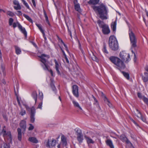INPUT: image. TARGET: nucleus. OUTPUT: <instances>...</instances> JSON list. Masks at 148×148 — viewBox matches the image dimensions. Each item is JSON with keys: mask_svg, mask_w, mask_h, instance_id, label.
Here are the masks:
<instances>
[{"mask_svg": "<svg viewBox=\"0 0 148 148\" xmlns=\"http://www.w3.org/2000/svg\"><path fill=\"white\" fill-rule=\"evenodd\" d=\"M13 3L14 5H16V6H14V8L16 10H20L21 9V7L19 3V2L16 0H14L13 1Z\"/></svg>", "mask_w": 148, "mask_h": 148, "instance_id": "obj_11", "label": "nucleus"}, {"mask_svg": "<svg viewBox=\"0 0 148 148\" xmlns=\"http://www.w3.org/2000/svg\"><path fill=\"white\" fill-rule=\"evenodd\" d=\"M50 86L52 88V90L55 94H56L57 92V89L53 82H51V83Z\"/></svg>", "mask_w": 148, "mask_h": 148, "instance_id": "obj_31", "label": "nucleus"}, {"mask_svg": "<svg viewBox=\"0 0 148 148\" xmlns=\"http://www.w3.org/2000/svg\"><path fill=\"white\" fill-rule=\"evenodd\" d=\"M132 53H133L134 54V61L135 62H136V56L135 53L133 51H132Z\"/></svg>", "mask_w": 148, "mask_h": 148, "instance_id": "obj_53", "label": "nucleus"}, {"mask_svg": "<svg viewBox=\"0 0 148 148\" xmlns=\"http://www.w3.org/2000/svg\"><path fill=\"white\" fill-rule=\"evenodd\" d=\"M106 143L107 145L109 146L110 148H114L112 141L110 139H108L106 141Z\"/></svg>", "mask_w": 148, "mask_h": 148, "instance_id": "obj_21", "label": "nucleus"}, {"mask_svg": "<svg viewBox=\"0 0 148 148\" xmlns=\"http://www.w3.org/2000/svg\"><path fill=\"white\" fill-rule=\"evenodd\" d=\"M54 61L55 64V68L56 70L57 71L58 74L60 75V72L59 70L60 65L56 60L55 59L54 60Z\"/></svg>", "mask_w": 148, "mask_h": 148, "instance_id": "obj_17", "label": "nucleus"}, {"mask_svg": "<svg viewBox=\"0 0 148 148\" xmlns=\"http://www.w3.org/2000/svg\"><path fill=\"white\" fill-rule=\"evenodd\" d=\"M72 92L73 95L76 97H78L79 96L78 88L76 85H74L72 86Z\"/></svg>", "mask_w": 148, "mask_h": 148, "instance_id": "obj_9", "label": "nucleus"}, {"mask_svg": "<svg viewBox=\"0 0 148 148\" xmlns=\"http://www.w3.org/2000/svg\"><path fill=\"white\" fill-rule=\"evenodd\" d=\"M62 52V53H63V54L64 55V57H65V56H66V54L64 51V50L62 48V47H61V46L60 45H59Z\"/></svg>", "mask_w": 148, "mask_h": 148, "instance_id": "obj_48", "label": "nucleus"}, {"mask_svg": "<svg viewBox=\"0 0 148 148\" xmlns=\"http://www.w3.org/2000/svg\"><path fill=\"white\" fill-rule=\"evenodd\" d=\"M145 70L148 72V66H147L145 68Z\"/></svg>", "mask_w": 148, "mask_h": 148, "instance_id": "obj_64", "label": "nucleus"}, {"mask_svg": "<svg viewBox=\"0 0 148 148\" xmlns=\"http://www.w3.org/2000/svg\"><path fill=\"white\" fill-rule=\"evenodd\" d=\"M70 97L73 103V104L74 107L79 108L80 110H82V109L79 106V103L77 101H75L73 99H72L71 96H70Z\"/></svg>", "mask_w": 148, "mask_h": 148, "instance_id": "obj_15", "label": "nucleus"}, {"mask_svg": "<svg viewBox=\"0 0 148 148\" xmlns=\"http://www.w3.org/2000/svg\"><path fill=\"white\" fill-rule=\"evenodd\" d=\"M61 139L62 145L63 146H66L67 145V142L65 137L64 136H62Z\"/></svg>", "mask_w": 148, "mask_h": 148, "instance_id": "obj_23", "label": "nucleus"}, {"mask_svg": "<svg viewBox=\"0 0 148 148\" xmlns=\"http://www.w3.org/2000/svg\"><path fill=\"white\" fill-rule=\"evenodd\" d=\"M109 45L110 48L113 50L116 51L118 49V42L116 38L114 36L112 35L110 37Z\"/></svg>", "mask_w": 148, "mask_h": 148, "instance_id": "obj_4", "label": "nucleus"}, {"mask_svg": "<svg viewBox=\"0 0 148 148\" xmlns=\"http://www.w3.org/2000/svg\"><path fill=\"white\" fill-rule=\"evenodd\" d=\"M125 142L127 144H130L131 145H132V144L131 143L128 139L127 138V139L124 142Z\"/></svg>", "mask_w": 148, "mask_h": 148, "instance_id": "obj_51", "label": "nucleus"}, {"mask_svg": "<svg viewBox=\"0 0 148 148\" xmlns=\"http://www.w3.org/2000/svg\"><path fill=\"white\" fill-rule=\"evenodd\" d=\"M36 25L37 26V27H38V29L40 30L41 32L43 34V35H45L44 31V30L42 28V26L41 25V24H37V23L36 24Z\"/></svg>", "mask_w": 148, "mask_h": 148, "instance_id": "obj_30", "label": "nucleus"}, {"mask_svg": "<svg viewBox=\"0 0 148 148\" xmlns=\"http://www.w3.org/2000/svg\"><path fill=\"white\" fill-rule=\"evenodd\" d=\"M34 116L35 115H31V121L32 123H34L35 121V118Z\"/></svg>", "mask_w": 148, "mask_h": 148, "instance_id": "obj_45", "label": "nucleus"}, {"mask_svg": "<svg viewBox=\"0 0 148 148\" xmlns=\"http://www.w3.org/2000/svg\"><path fill=\"white\" fill-rule=\"evenodd\" d=\"M31 115H35L36 110L34 107H32L30 109Z\"/></svg>", "mask_w": 148, "mask_h": 148, "instance_id": "obj_37", "label": "nucleus"}, {"mask_svg": "<svg viewBox=\"0 0 148 148\" xmlns=\"http://www.w3.org/2000/svg\"><path fill=\"white\" fill-rule=\"evenodd\" d=\"M29 125L30 126L28 128V130H32L34 128V126L32 124H30Z\"/></svg>", "mask_w": 148, "mask_h": 148, "instance_id": "obj_49", "label": "nucleus"}, {"mask_svg": "<svg viewBox=\"0 0 148 148\" xmlns=\"http://www.w3.org/2000/svg\"><path fill=\"white\" fill-rule=\"evenodd\" d=\"M42 101H40V102L39 103L38 106L37 107V108H39L40 109H42Z\"/></svg>", "mask_w": 148, "mask_h": 148, "instance_id": "obj_47", "label": "nucleus"}, {"mask_svg": "<svg viewBox=\"0 0 148 148\" xmlns=\"http://www.w3.org/2000/svg\"><path fill=\"white\" fill-rule=\"evenodd\" d=\"M64 58L66 60V62L68 63H69V60H68V59L67 57V56H65L64 57Z\"/></svg>", "mask_w": 148, "mask_h": 148, "instance_id": "obj_62", "label": "nucleus"}, {"mask_svg": "<svg viewBox=\"0 0 148 148\" xmlns=\"http://www.w3.org/2000/svg\"><path fill=\"white\" fill-rule=\"evenodd\" d=\"M43 12H44V14L45 17V20H46L47 23V22H48L49 21V20L48 19V16L47 14V13H46L45 11L44 10H43Z\"/></svg>", "mask_w": 148, "mask_h": 148, "instance_id": "obj_41", "label": "nucleus"}, {"mask_svg": "<svg viewBox=\"0 0 148 148\" xmlns=\"http://www.w3.org/2000/svg\"><path fill=\"white\" fill-rule=\"evenodd\" d=\"M20 125L22 128L25 130L26 127V121L24 120L22 121L20 124Z\"/></svg>", "mask_w": 148, "mask_h": 148, "instance_id": "obj_20", "label": "nucleus"}, {"mask_svg": "<svg viewBox=\"0 0 148 148\" xmlns=\"http://www.w3.org/2000/svg\"><path fill=\"white\" fill-rule=\"evenodd\" d=\"M25 107L26 108V109H27L28 110H30L31 108H29V107L27 105H25Z\"/></svg>", "mask_w": 148, "mask_h": 148, "instance_id": "obj_63", "label": "nucleus"}, {"mask_svg": "<svg viewBox=\"0 0 148 148\" xmlns=\"http://www.w3.org/2000/svg\"><path fill=\"white\" fill-rule=\"evenodd\" d=\"M97 23L99 27L102 28V31L104 34L108 35L110 33V31L108 25L104 23L103 21L100 20L97 21Z\"/></svg>", "mask_w": 148, "mask_h": 148, "instance_id": "obj_5", "label": "nucleus"}, {"mask_svg": "<svg viewBox=\"0 0 148 148\" xmlns=\"http://www.w3.org/2000/svg\"><path fill=\"white\" fill-rule=\"evenodd\" d=\"M92 59L93 60L96 62H97L98 60V58L95 56H94L92 57Z\"/></svg>", "mask_w": 148, "mask_h": 148, "instance_id": "obj_54", "label": "nucleus"}, {"mask_svg": "<svg viewBox=\"0 0 148 148\" xmlns=\"http://www.w3.org/2000/svg\"><path fill=\"white\" fill-rule=\"evenodd\" d=\"M5 128V126H4L0 134L2 135L5 141L7 139L8 142H11L12 140L11 132L10 131H6Z\"/></svg>", "mask_w": 148, "mask_h": 148, "instance_id": "obj_6", "label": "nucleus"}, {"mask_svg": "<svg viewBox=\"0 0 148 148\" xmlns=\"http://www.w3.org/2000/svg\"><path fill=\"white\" fill-rule=\"evenodd\" d=\"M22 2H23V4L26 7V8L28 9H30V7L27 3L26 1L25 0H21Z\"/></svg>", "mask_w": 148, "mask_h": 148, "instance_id": "obj_38", "label": "nucleus"}, {"mask_svg": "<svg viewBox=\"0 0 148 148\" xmlns=\"http://www.w3.org/2000/svg\"><path fill=\"white\" fill-rule=\"evenodd\" d=\"M75 4L74 7L75 10L79 12H81V10L80 8V5L79 3H75L74 2Z\"/></svg>", "mask_w": 148, "mask_h": 148, "instance_id": "obj_22", "label": "nucleus"}, {"mask_svg": "<svg viewBox=\"0 0 148 148\" xmlns=\"http://www.w3.org/2000/svg\"><path fill=\"white\" fill-rule=\"evenodd\" d=\"M7 14L8 15L11 17H13L15 15L14 13L10 11H8L7 12Z\"/></svg>", "mask_w": 148, "mask_h": 148, "instance_id": "obj_39", "label": "nucleus"}, {"mask_svg": "<svg viewBox=\"0 0 148 148\" xmlns=\"http://www.w3.org/2000/svg\"><path fill=\"white\" fill-rule=\"evenodd\" d=\"M3 117L4 118V119L6 121H7V120H8V119H7V118L6 116V115H3Z\"/></svg>", "mask_w": 148, "mask_h": 148, "instance_id": "obj_61", "label": "nucleus"}, {"mask_svg": "<svg viewBox=\"0 0 148 148\" xmlns=\"http://www.w3.org/2000/svg\"><path fill=\"white\" fill-rule=\"evenodd\" d=\"M119 56L123 61L119 58L114 56H110L109 59L116 66V68L121 71V70L124 69L125 68L123 62L128 63L130 60V54L127 53L125 51L121 52Z\"/></svg>", "mask_w": 148, "mask_h": 148, "instance_id": "obj_1", "label": "nucleus"}, {"mask_svg": "<svg viewBox=\"0 0 148 148\" xmlns=\"http://www.w3.org/2000/svg\"><path fill=\"white\" fill-rule=\"evenodd\" d=\"M85 138L88 144H94L95 143L94 141L90 137L85 136Z\"/></svg>", "mask_w": 148, "mask_h": 148, "instance_id": "obj_18", "label": "nucleus"}, {"mask_svg": "<svg viewBox=\"0 0 148 148\" xmlns=\"http://www.w3.org/2000/svg\"><path fill=\"white\" fill-rule=\"evenodd\" d=\"M99 0H90L88 3L89 4L96 5L99 3Z\"/></svg>", "mask_w": 148, "mask_h": 148, "instance_id": "obj_25", "label": "nucleus"}, {"mask_svg": "<svg viewBox=\"0 0 148 148\" xmlns=\"http://www.w3.org/2000/svg\"><path fill=\"white\" fill-rule=\"evenodd\" d=\"M28 140L33 143H38V140L36 138L34 137H30L29 138Z\"/></svg>", "mask_w": 148, "mask_h": 148, "instance_id": "obj_27", "label": "nucleus"}, {"mask_svg": "<svg viewBox=\"0 0 148 148\" xmlns=\"http://www.w3.org/2000/svg\"><path fill=\"white\" fill-rule=\"evenodd\" d=\"M14 21V20L12 18H10L9 19V23L10 26H11L12 25V23Z\"/></svg>", "mask_w": 148, "mask_h": 148, "instance_id": "obj_46", "label": "nucleus"}, {"mask_svg": "<svg viewBox=\"0 0 148 148\" xmlns=\"http://www.w3.org/2000/svg\"><path fill=\"white\" fill-rule=\"evenodd\" d=\"M116 21H115L111 23V27L113 32H115L116 29Z\"/></svg>", "mask_w": 148, "mask_h": 148, "instance_id": "obj_26", "label": "nucleus"}, {"mask_svg": "<svg viewBox=\"0 0 148 148\" xmlns=\"http://www.w3.org/2000/svg\"><path fill=\"white\" fill-rule=\"evenodd\" d=\"M56 143V140H55L53 139L52 141H51V143H50V145L49 144V140H48V141L47 142L46 146L47 147H50V146L54 147L55 146Z\"/></svg>", "mask_w": 148, "mask_h": 148, "instance_id": "obj_13", "label": "nucleus"}, {"mask_svg": "<svg viewBox=\"0 0 148 148\" xmlns=\"http://www.w3.org/2000/svg\"><path fill=\"white\" fill-rule=\"evenodd\" d=\"M63 45H64V47L65 48V49H66V51H67V52L68 53H69V51L68 49L67 45H66L65 43H64Z\"/></svg>", "mask_w": 148, "mask_h": 148, "instance_id": "obj_50", "label": "nucleus"}, {"mask_svg": "<svg viewBox=\"0 0 148 148\" xmlns=\"http://www.w3.org/2000/svg\"><path fill=\"white\" fill-rule=\"evenodd\" d=\"M102 51L103 52L105 53L106 54H108V51L107 50L106 46L105 44H104L103 45V48L102 49Z\"/></svg>", "mask_w": 148, "mask_h": 148, "instance_id": "obj_40", "label": "nucleus"}, {"mask_svg": "<svg viewBox=\"0 0 148 148\" xmlns=\"http://www.w3.org/2000/svg\"><path fill=\"white\" fill-rule=\"evenodd\" d=\"M32 1L33 3L34 6L35 7L36 6V4L35 3V0H32Z\"/></svg>", "mask_w": 148, "mask_h": 148, "instance_id": "obj_60", "label": "nucleus"}, {"mask_svg": "<svg viewBox=\"0 0 148 148\" xmlns=\"http://www.w3.org/2000/svg\"><path fill=\"white\" fill-rule=\"evenodd\" d=\"M17 132H18V140L20 141H21L22 140V133L21 130L20 128H18L17 129Z\"/></svg>", "mask_w": 148, "mask_h": 148, "instance_id": "obj_16", "label": "nucleus"}, {"mask_svg": "<svg viewBox=\"0 0 148 148\" xmlns=\"http://www.w3.org/2000/svg\"><path fill=\"white\" fill-rule=\"evenodd\" d=\"M76 135L77 136V139L80 143H82L84 140L83 135L81 130L79 129H76L75 130Z\"/></svg>", "mask_w": 148, "mask_h": 148, "instance_id": "obj_8", "label": "nucleus"}, {"mask_svg": "<svg viewBox=\"0 0 148 148\" xmlns=\"http://www.w3.org/2000/svg\"><path fill=\"white\" fill-rule=\"evenodd\" d=\"M26 114V111L25 110L21 109V111L19 113V114L21 116H23Z\"/></svg>", "mask_w": 148, "mask_h": 148, "instance_id": "obj_42", "label": "nucleus"}, {"mask_svg": "<svg viewBox=\"0 0 148 148\" xmlns=\"http://www.w3.org/2000/svg\"><path fill=\"white\" fill-rule=\"evenodd\" d=\"M10 145L7 144L3 143L1 144V148H10Z\"/></svg>", "mask_w": 148, "mask_h": 148, "instance_id": "obj_33", "label": "nucleus"}, {"mask_svg": "<svg viewBox=\"0 0 148 148\" xmlns=\"http://www.w3.org/2000/svg\"><path fill=\"white\" fill-rule=\"evenodd\" d=\"M43 98V93L41 91H40V90H39L38 97V99L40 100V101H42Z\"/></svg>", "mask_w": 148, "mask_h": 148, "instance_id": "obj_32", "label": "nucleus"}, {"mask_svg": "<svg viewBox=\"0 0 148 148\" xmlns=\"http://www.w3.org/2000/svg\"><path fill=\"white\" fill-rule=\"evenodd\" d=\"M142 99L148 105V99L145 97H143Z\"/></svg>", "mask_w": 148, "mask_h": 148, "instance_id": "obj_43", "label": "nucleus"}, {"mask_svg": "<svg viewBox=\"0 0 148 148\" xmlns=\"http://www.w3.org/2000/svg\"><path fill=\"white\" fill-rule=\"evenodd\" d=\"M15 52L16 54L18 55L20 54L21 53V51L20 48L17 46H15Z\"/></svg>", "mask_w": 148, "mask_h": 148, "instance_id": "obj_28", "label": "nucleus"}, {"mask_svg": "<svg viewBox=\"0 0 148 148\" xmlns=\"http://www.w3.org/2000/svg\"><path fill=\"white\" fill-rule=\"evenodd\" d=\"M78 42H79V48L80 49L81 51H83V50H82V49L81 48V44L80 43V42H79V41H78Z\"/></svg>", "mask_w": 148, "mask_h": 148, "instance_id": "obj_58", "label": "nucleus"}, {"mask_svg": "<svg viewBox=\"0 0 148 148\" xmlns=\"http://www.w3.org/2000/svg\"><path fill=\"white\" fill-rule=\"evenodd\" d=\"M13 3L14 5H16V6H14V8L16 10H20L21 9V7L19 3V2L16 0H14L13 1Z\"/></svg>", "mask_w": 148, "mask_h": 148, "instance_id": "obj_12", "label": "nucleus"}, {"mask_svg": "<svg viewBox=\"0 0 148 148\" xmlns=\"http://www.w3.org/2000/svg\"><path fill=\"white\" fill-rule=\"evenodd\" d=\"M145 76L143 77V79L145 82H146L148 81V73H144Z\"/></svg>", "mask_w": 148, "mask_h": 148, "instance_id": "obj_34", "label": "nucleus"}, {"mask_svg": "<svg viewBox=\"0 0 148 148\" xmlns=\"http://www.w3.org/2000/svg\"><path fill=\"white\" fill-rule=\"evenodd\" d=\"M56 36L57 37V39L59 42H60V43H62L63 44L64 43L63 40L58 35H57Z\"/></svg>", "mask_w": 148, "mask_h": 148, "instance_id": "obj_44", "label": "nucleus"}, {"mask_svg": "<svg viewBox=\"0 0 148 148\" xmlns=\"http://www.w3.org/2000/svg\"><path fill=\"white\" fill-rule=\"evenodd\" d=\"M136 110L138 112V113L140 114V116L137 115L136 116H137V117L138 118H140L144 122H145L146 121V120L145 118L143 116L139 110H138L137 109H136Z\"/></svg>", "mask_w": 148, "mask_h": 148, "instance_id": "obj_24", "label": "nucleus"}, {"mask_svg": "<svg viewBox=\"0 0 148 148\" xmlns=\"http://www.w3.org/2000/svg\"><path fill=\"white\" fill-rule=\"evenodd\" d=\"M104 100L105 102L110 107H112V105L111 103L110 102L108 99L107 98L106 96H104Z\"/></svg>", "mask_w": 148, "mask_h": 148, "instance_id": "obj_29", "label": "nucleus"}, {"mask_svg": "<svg viewBox=\"0 0 148 148\" xmlns=\"http://www.w3.org/2000/svg\"><path fill=\"white\" fill-rule=\"evenodd\" d=\"M32 97L34 99L35 101V104L37 102V99L38 97V95L36 92V91H33L32 94Z\"/></svg>", "mask_w": 148, "mask_h": 148, "instance_id": "obj_14", "label": "nucleus"}, {"mask_svg": "<svg viewBox=\"0 0 148 148\" xmlns=\"http://www.w3.org/2000/svg\"><path fill=\"white\" fill-rule=\"evenodd\" d=\"M41 59L40 60L43 64H41V65L43 67V69L45 70H47L50 72L51 73V75H53V73L51 69L49 70L48 69V66L47 63V60L45 59V58L48 59L49 58V56L48 55L44 54H42L41 55L38 56Z\"/></svg>", "mask_w": 148, "mask_h": 148, "instance_id": "obj_3", "label": "nucleus"}, {"mask_svg": "<svg viewBox=\"0 0 148 148\" xmlns=\"http://www.w3.org/2000/svg\"><path fill=\"white\" fill-rule=\"evenodd\" d=\"M92 97L93 98L95 101V103L98 104V101L97 100V99H96V98H95V97L93 95L92 96Z\"/></svg>", "mask_w": 148, "mask_h": 148, "instance_id": "obj_56", "label": "nucleus"}, {"mask_svg": "<svg viewBox=\"0 0 148 148\" xmlns=\"http://www.w3.org/2000/svg\"><path fill=\"white\" fill-rule=\"evenodd\" d=\"M116 135L118 138H119L123 142H124L127 139V137L124 134H122L120 136L117 134H116Z\"/></svg>", "mask_w": 148, "mask_h": 148, "instance_id": "obj_19", "label": "nucleus"}, {"mask_svg": "<svg viewBox=\"0 0 148 148\" xmlns=\"http://www.w3.org/2000/svg\"><path fill=\"white\" fill-rule=\"evenodd\" d=\"M12 25L13 27H14V28H15L17 26V23H15L14 22L13 23Z\"/></svg>", "mask_w": 148, "mask_h": 148, "instance_id": "obj_59", "label": "nucleus"}, {"mask_svg": "<svg viewBox=\"0 0 148 148\" xmlns=\"http://www.w3.org/2000/svg\"><path fill=\"white\" fill-rule=\"evenodd\" d=\"M23 16L25 17L27 20H28L29 22L32 23L33 21L30 17L27 15L25 14H23Z\"/></svg>", "mask_w": 148, "mask_h": 148, "instance_id": "obj_36", "label": "nucleus"}, {"mask_svg": "<svg viewBox=\"0 0 148 148\" xmlns=\"http://www.w3.org/2000/svg\"><path fill=\"white\" fill-rule=\"evenodd\" d=\"M122 73L123 74L124 76L127 79L129 80L130 79V77L129 74L128 73H126L124 71H121Z\"/></svg>", "mask_w": 148, "mask_h": 148, "instance_id": "obj_35", "label": "nucleus"}, {"mask_svg": "<svg viewBox=\"0 0 148 148\" xmlns=\"http://www.w3.org/2000/svg\"><path fill=\"white\" fill-rule=\"evenodd\" d=\"M129 34L132 47L135 48L136 47L137 39L134 34L131 30H129Z\"/></svg>", "mask_w": 148, "mask_h": 148, "instance_id": "obj_7", "label": "nucleus"}, {"mask_svg": "<svg viewBox=\"0 0 148 148\" xmlns=\"http://www.w3.org/2000/svg\"><path fill=\"white\" fill-rule=\"evenodd\" d=\"M93 9L95 12H97L99 18L102 20H106L108 18V10L106 5L102 3L99 6H94Z\"/></svg>", "mask_w": 148, "mask_h": 148, "instance_id": "obj_2", "label": "nucleus"}, {"mask_svg": "<svg viewBox=\"0 0 148 148\" xmlns=\"http://www.w3.org/2000/svg\"><path fill=\"white\" fill-rule=\"evenodd\" d=\"M17 13L16 14L18 16H21L22 14V13L20 11H17Z\"/></svg>", "mask_w": 148, "mask_h": 148, "instance_id": "obj_57", "label": "nucleus"}, {"mask_svg": "<svg viewBox=\"0 0 148 148\" xmlns=\"http://www.w3.org/2000/svg\"><path fill=\"white\" fill-rule=\"evenodd\" d=\"M138 97L142 99V98L143 96H142L141 95V94L140 93L138 92L137 94Z\"/></svg>", "mask_w": 148, "mask_h": 148, "instance_id": "obj_55", "label": "nucleus"}, {"mask_svg": "<svg viewBox=\"0 0 148 148\" xmlns=\"http://www.w3.org/2000/svg\"><path fill=\"white\" fill-rule=\"evenodd\" d=\"M17 26L21 32L24 34L25 37H26L27 36V32L26 31L25 29L18 22H17Z\"/></svg>", "mask_w": 148, "mask_h": 148, "instance_id": "obj_10", "label": "nucleus"}, {"mask_svg": "<svg viewBox=\"0 0 148 148\" xmlns=\"http://www.w3.org/2000/svg\"><path fill=\"white\" fill-rule=\"evenodd\" d=\"M68 27V33L69 34L70 36L72 38V34L71 32V30H70L69 27L67 26Z\"/></svg>", "mask_w": 148, "mask_h": 148, "instance_id": "obj_52", "label": "nucleus"}]
</instances>
